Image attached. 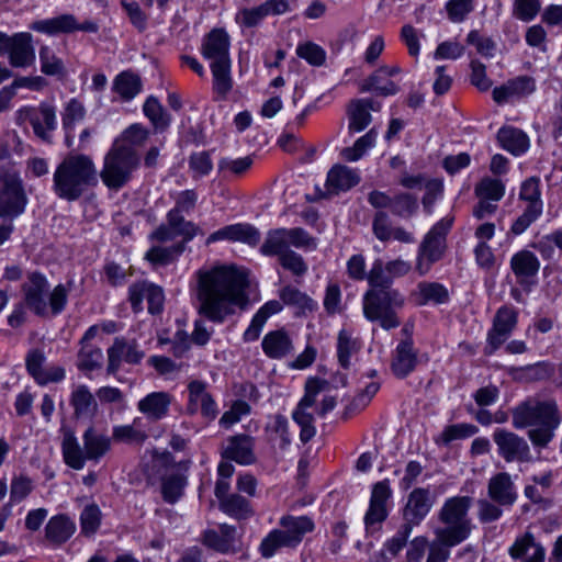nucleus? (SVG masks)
<instances>
[{
    "mask_svg": "<svg viewBox=\"0 0 562 562\" xmlns=\"http://www.w3.org/2000/svg\"><path fill=\"white\" fill-rule=\"evenodd\" d=\"M198 313L222 324L248 302V273L234 265H218L196 271Z\"/></svg>",
    "mask_w": 562,
    "mask_h": 562,
    "instance_id": "1",
    "label": "nucleus"
},
{
    "mask_svg": "<svg viewBox=\"0 0 562 562\" xmlns=\"http://www.w3.org/2000/svg\"><path fill=\"white\" fill-rule=\"evenodd\" d=\"M515 429L529 427L527 437L536 449H546L562 423V413L552 397L531 396L512 411Z\"/></svg>",
    "mask_w": 562,
    "mask_h": 562,
    "instance_id": "2",
    "label": "nucleus"
},
{
    "mask_svg": "<svg viewBox=\"0 0 562 562\" xmlns=\"http://www.w3.org/2000/svg\"><path fill=\"white\" fill-rule=\"evenodd\" d=\"M98 175L91 156L71 153L54 170L52 190L57 198L74 202L98 183Z\"/></svg>",
    "mask_w": 562,
    "mask_h": 562,
    "instance_id": "3",
    "label": "nucleus"
},
{
    "mask_svg": "<svg viewBox=\"0 0 562 562\" xmlns=\"http://www.w3.org/2000/svg\"><path fill=\"white\" fill-rule=\"evenodd\" d=\"M472 503L470 496H453L445 501L438 512V520L443 526L434 530L438 542L456 547L470 537L473 526L468 513Z\"/></svg>",
    "mask_w": 562,
    "mask_h": 562,
    "instance_id": "4",
    "label": "nucleus"
},
{
    "mask_svg": "<svg viewBox=\"0 0 562 562\" xmlns=\"http://www.w3.org/2000/svg\"><path fill=\"white\" fill-rule=\"evenodd\" d=\"M314 529L315 522L308 516L284 515L279 520V528L261 540L258 551L262 558L270 559L282 548L295 549Z\"/></svg>",
    "mask_w": 562,
    "mask_h": 562,
    "instance_id": "5",
    "label": "nucleus"
},
{
    "mask_svg": "<svg viewBox=\"0 0 562 562\" xmlns=\"http://www.w3.org/2000/svg\"><path fill=\"white\" fill-rule=\"evenodd\" d=\"M140 164L136 149L114 142L105 154L100 171L102 182L110 190L119 191L133 178Z\"/></svg>",
    "mask_w": 562,
    "mask_h": 562,
    "instance_id": "6",
    "label": "nucleus"
},
{
    "mask_svg": "<svg viewBox=\"0 0 562 562\" xmlns=\"http://www.w3.org/2000/svg\"><path fill=\"white\" fill-rule=\"evenodd\" d=\"M405 304L404 295L396 289H369L363 295V314L371 322H379L386 330L396 328L401 322L396 311Z\"/></svg>",
    "mask_w": 562,
    "mask_h": 562,
    "instance_id": "7",
    "label": "nucleus"
},
{
    "mask_svg": "<svg viewBox=\"0 0 562 562\" xmlns=\"http://www.w3.org/2000/svg\"><path fill=\"white\" fill-rule=\"evenodd\" d=\"M293 246L300 249L314 250L317 247L316 238L311 236L302 227L285 228L279 227L267 232L260 252L267 257L280 258L291 251Z\"/></svg>",
    "mask_w": 562,
    "mask_h": 562,
    "instance_id": "8",
    "label": "nucleus"
},
{
    "mask_svg": "<svg viewBox=\"0 0 562 562\" xmlns=\"http://www.w3.org/2000/svg\"><path fill=\"white\" fill-rule=\"evenodd\" d=\"M26 204L27 196L19 171L14 168H0V218L18 217Z\"/></svg>",
    "mask_w": 562,
    "mask_h": 562,
    "instance_id": "9",
    "label": "nucleus"
},
{
    "mask_svg": "<svg viewBox=\"0 0 562 562\" xmlns=\"http://www.w3.org/2000/svg\"><path fill=\"white\" fill-rule=\"evenodd\" d=\"M451 225V218H442L424 237L416 260V270L420 276L426 274L431 266L442 258L446 249V236Z\"/></svg>",
    "mask_w": 562,
    "mask_h": 562,
    "instance_id": "10",
    "label": "nucleus"
},
{
    "mask_svg": "<svg viewBox=\"0 0 562 562\" xmlns=\"http://www.w3.org/2000/svg\"><path fill=\"white\" fill-rule=\"evenodd\" d=\"M328 382L318 378H310L305 382V392L292 413L293 420L300 426V440L303 443L308 442L316 434L314 426V415L310 408L316 404L317 396L323 392Z\"/></svg>",
    "mask_w": 562,
    "mask_h": 562,
    "instance_id": "11",
    "label": "nucleus"
},
{
    "mask_svg": "<svg viewBox=\"0 0 562 562\" xmlns=\"http://www.w3.org/2000/svg\"><path fill=\"white\" fill-rule=\"evenodd\" d=\"M1 55H7L12 68L32 67L36 60L33 35L29 32H19L12 35L0 32Z\"/></svg>",
    "mask_w": 562,
    "mask_h": 562,
    "instance_id": "12",
    "label": "nucleus"
},
{
    "mask_svg": "<svg viewBox=\"0 0 562 562\" xmlns=\"http://www.w3.org/2000/svg\"><path fill=\"white\" fill-rule=\"evenodd\" d=\"M493 441L497 447L498 456L508 463H529L533 460L527 440L514 431L496 428L493 432Z\"/></svg>",
    "mask_w": 562,
    "mask_h": 562,
    "instance_id": "13",
    "label": "nucleus"
},
{
    "mask_svg": "<svg viewBox=\"0 0 562 562\" xmlns=\"http://www.w3.org/2000/svg\"><path fill=\"white\" fill-rule=\"evenodd\" d=\"M49 283L46 277L40 272H31L22 284L24 304L35 315L48 316L47 295Z\"/></svg>",
    "mask_w": 562,
    "mask_h": 562,
    "instance_id": "14",
    "label": "nucleus"
},
{
    "mask_svg": "<svg viewBox=\"0 0 562 562\" xmlns=\"http://www.w3.org/2000/svg\"><path fill=\"white\" fill-rule=\"evenodd\" d=\"M201 542L222 554H236L243 550L241 535L237 532L235 526L228 524H221L218 530H204Z\"/></svg>",
    "mask_w": 562,
    "mask_h": 562,
    "instance_id": "15",
    "label": "nucleus"
},
{
    "mask_svg": "<svg viewBox=\"0 0 562 562\" xmlns=\"http://www.w3.org/2000/svg\"><path fill=\"white\" fill-rule=\"evenodd\" d=\"M518 322L517 311L512 306H502L497 310L493 326L487 333L485 355H493L510 336Z\"/></svg>",
    "mask_w": 562,
    "mask_h": 562,
    "instance_id": "16",
    "label": "nucleus"
},
{
    "mask_svg": "<svg viewBox=\"0 0 562 562\" xmlns=\"http://www.w3.org/2000/svg\"><path fill=\"white\" fill-rule=\"evenodd\" d=\"M30 29L49 36L60 33H72L75 31H83L95 33L99 27L93 21L79 23L72 14H61L55 18L34 21L30 24Z\"/></svg>",
    "mask_w": 562,
    "mask_h": 562,
    "instance_id": "17",
    "label": "nucleus"
},
{
    "mask_svg": "<svg viewBox=\"0 0 562 562\" xmlns=\"http://www.w3.org/2000/svg\"><path fill=\"white\" fill-rule=\"evenodd\" d=\"M106 353V371L109 374H115L123 361L130 364H137L145 357L144 351L139 349L135 339L127 340L124 337H116Z\"/></svg>",
    "mask_w": 562,
    "mask_h": 562,
    "instance_id": "18",
    "label": "nucleus"
},
{
    "mask_svg": "<svg viewBox=\"0 0 562 562\" xmlns=\"http://www.w3.org/2000/svg\"><path fill=\"white\" fill-rule=\"evenodd\" d=\"M188 413L194 415L201 412L205 419L214 420L218 414V408L212 395L206 391V383L193 380L188 384Z\"/></svg>",
    "mask_w": 562,
    "mask_h": 562,
    "instance_id": "19",
    "label": "nucleus"
},
{
    "mask_svg": "<svg viewBox=\"0 0 562 562\" xmlns=\"http://www.w3.org/2000/svg\"><path fill=\"white\" fill-rule=\"evenodd\" d=\"M220 240L240 241L254 247L260 241V232L255 226L246 223L227 225L212 233L206 239V245Z\"/></svg>",
    "mask_w": 562,
    "mask_h": 562,
    "instance_id": "20",
    "label": "nucleus"
},
{
    "mask_svg": "<svg viewBox=\"0 0 562 562\" xmlns=\"http://www.w3.org/2000/svg\"><path fill=\"white\" fill-rule=\"evenodd\" d=\"M229 45L228 34L223 29H214L203 38L201 52L211 64H223L231 61Z\"/></svg>",
    "mask_w": 562,
    "mask_h": 562,
    "instance_id": "21",
    "label": "nucleus"
},
{
    "mask_svg": "<svg viewBox=\"0 0 562 562\" xmlns=\"http://www.w3.org/2000/svg\"><path fill=\"white\" fill-rule=\"evenodd\" d=\"M487 495L494 503L509 507L517 501L515 483L507 472L494 474L487 482Z\"/></svg>",
    "mask_w": 562,
    "mask_h": 562,
    "instance_id": "22",
    "label": "nucleus"
},
{
    "mask_svg": "<svg viewBox=\"0 0 562 562\" xmlns=\"http://www.w3.org/2000/svg\"><path fill=\"white\" fill-rule=\"evenodd\" d=\"M255 439L249 435H236L227 439L222 457L239 464L249 465L256 461L254 452Z\"/></svg>",
    "mask_w": 562,
    "mask_h": 562,
    "instance_id": "23",
    "label": "nucleus"
},
{
    "mask_svg": "<svg viewBox=\"0 0 562 562\" xmlns=\"http://www.w3.org/2000/svg\"><path fill=\"white\" fill-rule=\"evenodd\" d=\"M172 395L168 392H151L138 401L137 409L151 422H158L168 416Z\"/></svg>",
    "mask_w": 562,
    "mask_h": 562,
    "instance_id": "24",
    "label": "nucleus"
},
{
    "mask_svg": "<svg viewBox=\"0 0 562 562\" xmlns=\"http://www.w3.org/2000/svg\"><path fill=\"white\" fill-rule=\"evenodd\" d=\"M431 506L429 490L423 487L413 490L404 508V524H411L412 528L418 525L427 516Z\"/></svg>",
    "mask_w": 562,
    "mask_h": 562,
    "instance_id": "25",
    "label": "nucleus"
},
{
    "mask_svg": "<svg viewBox=\"0 0 562 562\" xmlns=\"http://www.w3.org/2000/svg\"><path fill=\"white\" fill-rule=\"evenodd\" d=\"M508 552L513 559L522 562H544L546 558L544 548L536 541L535 536L529 531L517 537Z\"/></svg>",
    "mask_w": 562,
    "mask_h": 562,
    "instance_id": "26",
    "label": "nucleus"
},
{
    "mask_svg": "<svg viewBox=\"0 0 562 562\" xmlns=\"http://www.w3.org/2000/svg\"><path fill=\"white\" fill-rule=\"evenodd\" d=\"M401 72L398 65L382 66L376 69L371 76H369L361 85V91H375L380 95L387 97L396 94L400 91L398 86L389 80L385 85H382L383 78H390Z\"/></svg>",
    "mask_w": 562,
    "mask_h": 562,
    "instance_id": "27",
    "label": "nucleus"
},
{
    "mask_svg": "<svg viewBox=\"0 0 562 562\" xmlns=\"http://www.w3.org/2000/svg\"><path fill=\"white\" fill-rule=\"evenodd\" d=\"M61 454L66 465L74 470H82L85 468L87 457L85 447L82 448L69 427H61Z\"/></svg>",
    "mask_w": 562,
    "mask_h": 562,
    "instance_id": "28",
    "label": "nucleus"
},
{
    "mask_svg": "<svg viewBox=\"0 0 562 562\" xmlns=\"http://www.w3.org/2000/svg\"><path fill=\"white\" fill-rule=\"evenodd\" d=\"M27 112L34 133L42 139H46L57 125L55 106L43 102L38 108L30 109Z\"/></svg>",
    "mask_w": 562,
    "mask_h": 562,
    "instance_id": "29",
    "label": "nucleus"
},
{
    "mask_svg": "<svg viewBox=\"0 0 562 562\" xmlns=\"http://www.w3.org/2000/svg\"><path fill=\"white\" fill-rule=\"evenodd\" d=\"M416 364L417 352L413 346L412 338H407L397 345L391 368L397 378L403 379L414 371Z\"/></svg>",
    "mask_w": 562,
    "mask_h": 562,
    "instance_id": "30",
    "label": "nucleus"
},
{
    "mask_svg": "<svg viewBox=\"0 0 562 562\" xmlns=\"http://www.w3.org/2000/svg\"><path fill=\"white\" fill-rule=\"evenodd\" d=\"M69 403L76 419H91L98 412V403L87 385L76 386L70 394Z\"/></svg>",
    "mask_w": 562,
    "mask_h": 562,
    "instance_id": "31",
    "label": "nucleus"
},
{
    "mask_svg": "<svg viewBox=\"0 0 562 562\" xmlns=\"http://www.w3.org/2000/svg\"><path fill=\"white\" fill-rule=\"evenodd\" d=\"M76 531V524L65 514L50 517L45 526V539L53 546L68 541Z\"/></svg>",
    "mask_w": 562,
    "mask_h": 562,
    "instance_id": "32",
    "label": "nucleus"
},
{
    "mask_svg": "<svg viewBox=\"0 0 562 562\" xmlns=\"http://www.w3.org/2000/svg\"><path fill=\"white\" fill-rule=\"evenodd\" d=\"M359 180L356 171L347 166L336 165L328 171L326 189L329 194H338L358 184Z\"/></svg>",
    "mask_w": 562,
    "mask_h": 562,
    "instance_id": "33",
    "label": "nucleus"
},
{
    "mask_svg": "<svg viewBox=\"0 0 562 562\" xmlns=\"http://www.w3.org/2000/svg\"><path fill=\"white\" fill-rule=\"evenodd\" d=\"M261 346L266 356L271 359L283 358L293 349L292 340L283 329L268 333L263 337Z\"/></svg>",
    "mask_w": 562,
    "mask_h": 562,
    "instance_id": "34",
    "label": "nucleus"
},
{
    "mask_svg": "<svg viewBox=\"0 0 562 562\" xmlns=\"http://www.w3.org/2000/svg\"><path fill=\"white\" fill-rule=\"evenodd\" d=\"M87 460L98 462L111 449V438L89 427L82 435Z\"/></svg>",
    "mask_w": 562,
    "mask_h": 562,
    "instance_id": "35",
    "label": "nucleus"
},
{
    "mask_svg": "<svg viewBox=\"0 0 562 562\" xmlns=\"http://www.w3.org/2000/svg\"><path fill=\"white\" fill-rule=\"evenodd\" d=\"M510 268L519 282L522 283L526 279L538 273L540 262L533 252L520 250L512 257Z\"/></svg>",
    "mask_w": 562,
    "mask_h": 562,
    "instance_id": "36",
    "label": "nucleus"
},
{
    "mask_svg": "<svg viewBox=\"0 0 562 562\" xmlns=\"http://www.w3.org/2000/svg\"><path fill=\"white\" fill-rule=\"evenodd\" d=\"M38 59L41 72L45 76L56 77L57 79H64L66 77V64L52 46L42 45L38 49Z\"/></svg>",
    "mask_w": 562,
    "mask_h": 562,
    "instance_id": "37",
    "label": "nucleus"
},
{
    "mask_svg": "<svg viewBox=\"0 0 562 562\" xmlns=\"http://www.w3.org/2000/svg\"><path fill=\"white\" fill-rule=\"evenodd\" d=\"M282 303L277 300H271L265 303L254 315L250 325L244 333L245 341H254L258 339L263 325L267 319L280 311H282Z\"/></svg>",
    "mask_w": 562,
    "mask_h": 562,
    "instance_id": "38",
    "label": "nucleus"
},
{
    "mask_svg": "<svg viewBox=\"0 0 562 562\" xmlns=\"http://www.w3.org/2000/svg\"><path fill=\"white\" fill-rule=\"evenodd\" d=\"M501 146L513 155L524 154L529 147V138L521 130L505 126L497 133Z\"/></svg>",
    "mask_w": 562,
    "mask_h": 562,
    "instance_id": "39",
    "label": "nucleus"
},
{
    "mask_svg": "<svg viewBox=\"0 0 562 562\" xmlns=\"http://www.w3.org/2000/svg\"><path fill=\"white\" fill-rule=\"evenodd\" d=\"M220 509L236 520H247L254 516L250 502L239 494H231L218 504Z\"/></svg>",
    "mask_w": 562,
    "mask_h": 562,
    "instance_id": "40",
    "label": "nucleus"
},
{
    "mask_svg": "<svg viewBox=\"0 0 562 562\" xmlns=\"http://www.w3.org/2000/svg\"><path fill=\"white\" fill-rule=\"evenodd\" d=\"M417 305L442 304L449 300L448 290L437 282H420L414 292Z\"/></svg>",
    "mask_w": 562,
    "mask_h": 562,
    "instance_id": "41",
    "label": "nucleus"
},
{
    "mask_svg": "<svg viewBox=\"0 0 562 562\" xmlns=\"http://www.w3.org/2000/svg\"><path fill=\"white\" fill-rule=\"evenodd\" d=\"M103 351L94 344L80 345L77 355V368L82 372L99 370L103 364Z\"/></svg>",
    "mask_w": 562,
    "mask_h": 562,
    "instance_id": "42",
    "label": "nucleus"
},
{
    "mask_svg": "<svg viewBox=\"0 0 562 562\" xmlns=\"http://www.w3.org/2000/svg\"><path fill=\"white\" fill-rule=\"evenodd\" d=\"M142 89V80L138 75L132 71L119 74L113 81V91L123 100L130 101L135 98Z\"/></svg>",
    "mask_w": 562,
    "mask_h": 562,
    "instance_id": "43",
    "label": "nucleus"
},
{
    "mask_svg": "<svg viewBox=\"0 0 562 562\" xmlns=\"http://www.w3.org/2000/svg\"><path fill=\"white\" fill-rule=\"evenodd\" d=\"M368 106H371L366 100H352L349 103V131L359 133L363 131L371 123V114L368 112Z\"/></svg>",
    "mask_w": 562,
    "mask_h": 562,
    "instance_id": "44",
    "label": "nucleus"
},
{
    "mask_svg": "<svg viewBox=\"0 0 562 562\" xmlns=\"http://www.w3.org/2000/svg\"><path fill=\"white\" fill-rule=\"evenodd\" d=\"M281 301L285 305L294 306L299 312L313 311L316 306L315 302L299 289L286 285L279 292Z\"/></svg>",
    "mask_w": 562,
    "mask_h": 562,
    "instance_id": "45",
    "label": "nucleus"
},
{
    "mask_svg": "<svg viewBox=\"0 0 562 562\" xmlns=\"http://www.w3.org/2000/svg\"><path fill=\"white\" fill-rule=\"evenodd\" d=\"M210 67L213 75V89L218 95L225 98L233 88V80L231 77V61L223 64H211Z\"/></svg>",
    "mask_w": 562,
    "mask_h": 562,
    "instance_id": "46",
    "label": "nucleus"
},
{
    "mask_svg": "<svg viewBox=\"0 0 562 562\" xmlns=\"http://www.w3.org/2000/svg\"><path fill=\"white\" fill-rule=\"evenodd\" d=\"M184 251V244L179 243L170 247H151L145 258L154 265H168Z\"/></svg>",
    "mask_w": 562,
    "mask_h": 562,
    "instance_id": "47",
    "label": "nucleus"
},
{
    "mask_svg": "<svg viewBox=\"0 0 562 562\" xmlns=\"http://www.w3.org/2000/svg\"><path fill=\"white\" fill-rule=\"evenodd\" d=\"M359 349L357 341L352 338L351 334L341 329L337 338V356L340 366L348 369L350 366V358Z\"/></svg>",
    "mask_w": 562,
    "mask_h": 562,
    "instance_id": "48",
    "label": "nucleus"
},
{
    "mask_svg": "<svg viewBox=\"0 0 562 562\" xmlns=\"http://www.w3.org/2000/svg\"><path fill=\"white\" fill-rule=\"evenodd\" d=\"M85 115H86V109L79 100L72 98L67 102L65 110L61 114V121H63V127L67 133L66 139H67L68 144H69L68 133L74 130L75 124L77 122H80L85 119Z\"/></svg>",
    "mask_w": 562,
    "mask_h": 562,
    "instance_id": "49",
    "label": "nucleus"
},
{
    "mask_svg": "<svg viewBox=\"0 0 562 562\" xmlns=\"http://www.w3.org/2000/svg\"><path fill=\"white\" fill-rule=\"evenodd\" d=\"M378 133L371 128L367 134L356 140L352 147H346L341 150V156L348 161L360 159L363 154L371 148L376 139Z\"/></svg>",
    "mask_w": 562,
    "mask_h": 562,
    "instance_id": "50",
    "label": "nucleus"
},
{
    "mask_svg": "<svg viewBox=\"0 0 562 562\" xmlns=\"http://www.w3.org/2000/svg\"><path fill=\"white\" fill-rule=\"evenodd\" d=\"M138 419H134L131 425L115 426L112 431V438L125 443H143L147 439V434L137 427Z\"/></svg>",
    "mask_w": 562,
    "mask_h": 562,
    "instance_id": "51",
    "label": "nucleus"
},
{
    "mask_svg": "<svg viewBox=\"0 0 562 562\" xmlns=\"http://www.w3.org/2000/svg\"><path fill=\"white\" fill-rule=\"evenodd\" d=\"M418 209V202L409 193H398L393 196L391 212L402 218H411Z\"/></svg>",
    "mask_w": 562,
    "mask_h": 562,
    "instance_id": "52",
    "label": "nucleus"
},
{
    "mask_svg": "<svg viewBox=\"0 0 562 562\" xmlns=\"http://www.w3.org/2000/svg\"><path fill=\"white\" fill-rule=\"evenodd\" d=\"M505 186L499 179L483 178L475 187V195L494 202L502 200Z\"/></svg>",
    "mask_w": 562,
    "mask_h": 562,
    "instance_id": "53",
    "label": "nucleus"
},
{
    "mask_svg": "<svg viewBox=\"0 0 562 562\" xmlns=\"http://www.w3.org/2000/svg\"><path fill=\"white\" fill-rule=\"evenodd\" d=\"M540 196V180L538 178L531 177L521 183L519 199L527 202L526 207L537 206L542 212L543 204Z\"/></svg>",
    "mask_w": 562,
    "mask_h": 562,
    "instance_id": "54",
    "label": "nucleus"
},
{
    "mask_svg": "<svg viewBox=\"0 0 562 562\" xmlns=\"http://www.w3.org/2000/svg\"><path fill=\"white\" fill-rule=\"evenodd\" d=\"M143 111L156 128L165 130L169 125L170 119L155 97L147 98Z\"/></svg>",
    "mask_w": 562,
    "mask_h": 562,
    "instance_id": "55",
    "label": "nucleus"
},
{
    "mask_svg": "<svg viewBox=\"0 0 562 562\" xmlns=\"http://www.w3.org/2000/svg\"><path fill=\"white\" fill-rule=\"evenodd\" d=\"M70 288L71 283L58 284L52 290V292L48 291V315L56 316L59 315L65 310L68 302Z\"/></svg>",
    "mask_w": 562,
    "mask_h": 562,
    "instance_id": "56",
    "label": "nucleus"
},
{
    "mask_svg": "<svg viewBox=\"0 0 562 562\" xmlns=\"http://www.w3.org/2000/svg\"><path fill=\"white\" fill-rule=\"evenodd\" d=\"M477 427L472 424H454L447 426L437 441L448 445L453 440L469 438L477 432Z\"/></svg>",
    "mask_w": 562,
    "mask_h": 562,
    "instance_id": "57",
    "label": "nucleus"
},
{
    "mask_svg": "<svg viewBox=\"0 0 562 562\" xmlns=\"http://www.w3.org/2000/svg\"><path fill=\"white\" fill-rule=\"evenodd\" d=\"M149 132L147 128H145L140 124H132L114 142H119L124 146H130L133 149H135V147L143 146L147 140Z\"/></svg>",
    "mask_w": 562,
    "mask_h": 562,
    "instance_id": "58",
    "label": "nucleus"
},
{
    "mask_svg": "<svg viewBox=\"0 0 562 562\" xmlns=\"http://www.w3.org/2000/svg\"><path fill=\"white\" fill-rule=\"evenodd\" d=\"M186 485L184 476L180 474H171L162 481V497L166 502L173 504L182 495L183 487Z\"/></svg>",
    "mask_w": 562,
    "mask_h": 562,
    "instance_id": "59",
    "label": "nucleus"
},
{
    "mask_svg": "<svg viewBox=\"0 0 562 562\" xmlns=\"http://www.w3.org/2000/svg\"><path fill=\"white\" fill-rule=\"evenodd\" d=\"M366 279L370 285V289H386L392 288V277H390L385 270V265L381 259H376L367 273Z\"/></svg>",
    "mask_w": 562,
    "mask_h": 562,
    "instance_id": "60",
    "label": "nucleus"
},
{
    "mask_svg": "<svg viewBox=\"0 0 562 562\" xmlns=\"http://www.w3.org/2000/svg\"><path fill=\"white\" fill-rule=\"evenodd\" d=\"M296 55L305 59L310 65L319 67L326 60V52L313 42L299 44L296 47Z\"/></svg>",
    "mask_w": 562,
    "mask_h": 562,
    "instance_id": "61",
    "label": "nucleus"
},
{
    "mask_svg": "<svg viewBox=\"0 0 562 562\" xmlns=\"http://www.w3.org/2000/svg\"><path fill=\"white\" fill-rule=\"evenodd\" d=\"M250 405L241 400L233 402L231 408L226 411L220 418V425L224 428H229L238 423L243 416L250 414Z\"/></svg>",
    "mask_w": 562,
    "mask_h": 562,
    "instance_id": "62",
    "label": "nucleus"
},
{
    "mask_svg": "<svg viewBox=\"0 0 562 562\" xmlns=\"http://www.w3.org/2000/svg\"><path fill=\"white\" fill-rule=\"evenodd\" d=\"M392 220L385 211H378L372 221V232L381 241L391 240L392 231H394Z\"/></svg>",
    "mask_w": 562,
    "mask_h": 562,
    "instance_id": "63",
    "label": "nucleus"
},
{
    "mask_svg": "<svg viewBox=\"0 0 562 562\" xmlns=\"http://www.w3.org/2000/svg\"><path fill=\"white\" fill-rule=\"evenodd\" d=\"M101 520V513L97 505H88L83 508L80 515V524L82 533L90 536L93 535L99 526Z\"/></svg>",
    "mask_w": 562,
    "mask_h": 562,
    "instance_id": "64",
    "label": "nucleus"
}]
</instances>
